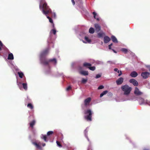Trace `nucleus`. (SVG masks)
<instances>
[{
  "label": "nucleus",
  "mask_w": 150,
  "mask_h": 150,
  "mask_svg": "<svg viewBox=\"0 0 150 150\" xmlns=\"http://www.w3.org/2000/svg\"><path fill=\"white\" fill-rule=\"evenodd\" d=\"M39 8L42 10L43 13L45 14L47 18L49 19V22L51 23H53V22L52 19L47 15V14L52 13L51 10L47 6L45 0H41V3L39 5Z\"/></svg>",
  "instance_id": "f257e3e1"
},
{
  "label": "nucleus",
  "mask_w": 150,
  "mask_h": 150,
  "mask_svg": "<svg viewBox=\"0 0 150 150\" xmlns=\"http://www.w3.org/2000/svg\"><path fill=\"white\" fill-rule=\"evenodd\" d=\"M84 114L86 115L84 117V118L87 121H92V112L90 109H88L85 110L84 111Z\"/></svg>",
  "instance_id": "f03ea898"
},
{
  "label": "nucleus",
  "mask_w": 150,
  "mask_h": 150,
  "mask_svg": "<svg viewBox=\"0 0 150 150\" xmlns=\"http://www.w3.org/2000/svg\"><path fill=\"white\" fill-rule=\"evenodd\" d=\"M54 63V64H56L57 61L55 58L47 59L46 58L41 59V63L45 65H48L50 62Z\"/></svg>",
  "instance_id": "7ed1b4c3"
},
{
  "label": "nucleus",
  "mask_w": 150,
  "mask_h": 150,
  "mask_svg": "<svg viewBox=\"0 0 150 150\" xmlns=\"http://www.w3.org/2000/svg\"><path fill=\"white\" fill-rule=\"evenodd\" d=\"M121 89L124 92V94L126 95H129L132 90V88L127 84L122 86Z\"/></svg>",
  "instance_id": "20e7f679"
},
{
  "label": "nucleus",
  "mask_w": 150,
  "mask_h": 150,
  "mask_svg": "<svg viewBox=\"0 0 150 150\" xmlns=\"http://www.w3.org/2000/svg\"><path fill=\"white\" fill-rule=\"evenodd\" d=\"M49 51V49L47 48L45 50H43L40 54V61L41 62V59H44V58H46L45 57H44V56L46 55L48 53Z\"/></svg>",
  "instance_id": "39448f33"
},
{
  "label": "nucleus",
  "mask_w": 150,
  "mask_h": 150,
  "mask_svg": "<svg viewBox=\"0 0 150 150\" xmlns=\"http://www.w3.org/2000/svg\"><path fill=\"white\" fill-rule=\"evenodd\" d=\"M150 73L147 72H142L141 76L144 79H146L149 76Z\"/></svg>",
  "instance_id": "423d86ee"
},
{
  "label": "nucleus",
  "mask_w": 150,
  "mask_h": 150,
  "mask_svg": "<svg viewBox=\"0 0 150 150\" xmlns=\"http://www.w3.org/2000/svg\"><path fill=\"white\" fill-rule=\"evenodd\" d=\"M134 93L137 96H140L143 94L142 92L140 91L138 88L137 87L135 88Z\"/></svg>",
  "instance_id": "0eeeda50"
},
{
  "label": "nucleus",
  "mask_w": 150,
  "mask_h": 150,
  "mask_svg": "<svg viewBox=\"0 0 150 150\" xmlns=\"http://www.w3.org/2000/svg\"><path fill=\"white\" fill-rule=\"evenodd\" d=\"M129 82L135 86H137L138 85V83L137 81L135 79H132L129 80Z\"/></svg>",
  "instance_id": "6e6552de"
},
{
  "label": "nucleus",
  "mask_w": 150,
  "mask_h": 150,
  "mask_svg": "<svg viewBox=\"0 0 150 150\" xmlns=\"http://www.w3.org/2000/svg\"><path fill=\"white\" fill-rule=\"evenodd\" d=\"M91 100V98L90 97L87 98L85 99L84 101V105L85 106L89 105Z\"/></svg>",
  "instance_id": "1a4fd4ad"
},
{
  "label": "nucleus",
  "mask_w": 150,
  "mask_h": 150,
  "mask_svg": "<svg viewBox=\"0 0 150 150\" xmlns=\"http://www.w3.org/2000/svg\"><path fill=\"white\" fill-rule=\"evenodd\" d=\"M124 79L122 77H120L116 81V83L117 85L121 84L123 82Z\"/></svg>",
  "instance_id": "9d476101"
},
{
  "label": "nucleus",
  "mask_w": 150,
  "mask_h": 150,
  "mask_svg": "<svg viewBox=\"0 0 150 150\" xmlns=\"http://www.w3.org/2000/svg\"><path fill=\"white\" fill-rule=\"evenodd\" d=\"M94 27L95 28L97 32H99L101 30V27L98 24H95Z\"/></svg>",
  "instance_id": "9b49d317"
},
{
  "label": "nucleus",
  "mask_w": 150,
  "mask_h": 150,
  "mask_svg": "<svg viewBox=\"0 0 150 150\" xmlns=\"http://www.w3.org/2000/svg\"><path fill=\"white\" fill-rule=\"evenodd\" d=\"M110 40V38L108 36H105L104 38V43H107Z\"/></svg>",
  "instance_id": "f8f14e48"
},
{
  "label": "nucleus",
  "mask_w": 150,
  "mask_h": 150,
  "mask_svg": "<svg viewBox=\"0 0 150 150\" xmlns=\"http://www.w3.org/2000/svg\"><path fill=\"white\" fill-rule=\"evenodd\" d=\"M130 75L132 77H135L137 76L138 74L136 71H133L131 73Z\"/></svg>",
  "instance_id": "ddd939ff"
},
{
  "label": "nucleus",
  "mask_w": 150,
  "mask_h": 150,
  "mask_svg": "<svg viewBox=\"0 0 150 150\" xmlns=\"http://www.w3.org/2000/svg\"><path fill=\"white\" fill-rule=\"evenodd\" d=\"M80 74L84 76H87L88 75V71H82L79 72Z\"/></svg>",
  "instance_id": "4468645a"
},
{
  "label": "nucleus",
  "mask_w": 150,
  "mask_h": 150,
  "mask_svg": "<svg viewBox=\"0 0 150 150\" xmlns=\"http://www.w3.org/2000/svg\"><path fill=\"white\" fill-rule=\"evenodd\" d=\"M105 35V33L101 31L97 34L98 37L99 38H102Z\"/></svg>",
  "instance_id": "2eb2a0df"
},
{
  "label": "nucleus",
  "mask_w": 150,
  "mask_h": 150,
  "mask_svg": "<svg viewBox=\"0 0 150 150\" xmlns=\"http://www.w3.org/2000/svg\"><path fill=\"white\" fill-rule=\"evenodd\" d=\"M111 38L113 42L115 43H117L118 42L116 38L113 35H112L111 37Z\"/></svg>",
  "instance_id": "dca6fc26"
},
{
  "label": "nucleus",
  "mask_w": 150,
  "mask_h": 150,
  "mask_svg": "<svg viewBox=\"0 0 150 150\" xmlns=\"http://www.w3.org/2000/svg\"><path fill=\"white\" fill-rule=\"evenodd\" d=\"M33 143L36 147L37 148L39 149H40L41 148V147L40 145V143H39L38 144L36 142H33Z\"/></svg>",
  "instance_id": "f3484780"
},
{
  "label": "nucleus",
  "mask_w": 150,
  "mask_h": 150,
  "mask_svg": "<svg viewBox=\"0 0 150 150\" xmlns=\"http://www.w3.org/2000/svg\"><path fill=\"white\" fill-rule=\"evenodd\" d=\"M14 59L13 54L12 53H10L8 54V59L13 60Z\"/></svg>",
  "instance_id": "a211bd4d"
},
{
  "label": "nucleus",
  "mask_w": 150,
  "mask_h": 150,
  "mask_svg": "<svg viewBox=\"0 0 150 150\" xmlns=\"http://www.w3.org/2000/svg\"><path fill=\"white\" fill-rule=\"evenodd\" d=\"M91 66V64L89 63L85 62L83 64V66L87 68H88L90 67Z\"/></svg>",
  "instance_id": "6ab92c4d"
},
{
  "label": "nucleus",
  "mask_w": 150,
  "mask_h": 150,
  "mask_svg": "<svg viewBox=\"0 0 150 150\" xmlns=\"http://www.w3.org/2000/svg\"><path fill=\"white\" fill-rule=\"evenodd\" d=\"M35 120H33L32 121L30 122V127L32 128L35 125Z\"/></svg>",
  "instance_id": "aec40b11"
},
{
  "label": "nucleus",
  "mask_w": 150,
  "mask_h": 150,
  "mask_svg": "<svg viewBox=\"0 0 150 150\" xmlns=\"http://www.w3.org/2000/svg\"><path fill=\"white\" fill-rule=\"evenodd\" d=\"M41 138L44 139V141L45 142H47L48 140L47 139V136L46 135H42Z\"/></svg>",
  "instance_id": "412c9836"
},
{
  "label": "nucleus",
  "mask_w": 150,
  "mask_h": 150,
  "mask_svg": "<svg viewBox=\"0 0 150 150\" xmlns=\"http://www.w3.org/2000/svg\"><path fill=\"white\" fill-rule=\"evenodd\" d=\"M27 107L30 109L32 110L33 108L34 107L33 105L31 103H28L27 105Z\"/></svg>",
  "instance_id": "4be33fe9"
},
{
  "label": "nucleus",
  "mask_w": 150,
  "mask_h": 150,
  "mask_svg": "<svg viewBox=\"0 0 150 150\" xmlns=\"http://www.w3.org/2000/svg\"><path fill=\"white\" fill-rule=\"evenodd\" d=\"M95 32L94 29L93 28H90L89 30V32L91 34H93Z\"/></svg>",
  "instance_id": "5701e85b"
},
{
  "label": "nucleus",
  "mask_w": 150,
  "mask_h": 150,
  "mask_svg": "<svg viewBox=\"0 0 150 150\" xmlns=\"http://www.w3.org/2000/svg\"><path fill=\"white\" fill-rule=\"evenodd\" d=\"M93 17L94 18L96 19L97 21H99L100 20V19L98 18H96V16H97V14L96 12H93Z\"/></svg>",
  "instance_id": "b1692460"
},
{
  "label": "nucleus",
  "mask_w": 150,
  "mask_h": 150,
  "mask_svg": "<svg viewBox=\"0 0 150 150\" xmlns=\"http://www.w3.org/2000/svg\"><path fill=\"white\" fill-rule=\"evenodd\" d=\"M108 92V91L106 90L103 91L100 95V97L101 98L103 97L104 95L106 94Z\"/></svg>",
  "instance_id": "393cba45"
},
{
  "label": "nucleus",
  "mask_w": 150,
  "mask_h": 150,
  "mask_svg": "<svg viewBox=\"0 0 150 150\" xmlns=\"http://www.w3.org/2000/svg\"><path fill=\"white\" fill-rule=\"evenodd\" d=\"M23 88L25 90L27 89V84L26 83H23L22 84Z\"/></svg>",
  "instance_id": "a878e982"
},
{
  "label": "nucleus",
  "mask_w": 150,
  "mask_h": 150,
  "mask_svg": "<svg viewBox=\"0 0 150 150\" xmlns=\"http://www.w3.org/2000/svg\"><path fill=\"white\" fill-rule=\"evenodd\" d=\"M18 74L19 76V77L22 78L24 75L23 74L22 72H18Z\"/></svg>",
  "instance_id": "bb28decb"
},
{
  "label": "nucleus",
  "mask_w": 150,
  "mask_h": 150,
  "mask_svg": "<svg viewBox=\"0 0 150 150\" xmlns=\"http://www.w3.org/2000/svg\"><path fill=\"white\" fill-rule=\"evenodd\" d=\"M121 51L122 52H124L125 54H126L128 52L127 50V49L125 48H122L121 49Z\"/></svg>",
  "instance_id": "cd10ccee"
},
{
  "label": "nucleus",
  "mask_w": 150,
  "mask_h": 150,
  "mask_svg": "<svg viewBox=\"0 0 150 150\" xmlns=\"http://www.w3.org/2000/svg\"><path fill=\"white\" fill-rule=\"evenodd\" d=\"M4 47H5V46L4 45L2 42L0 40V50H1L2 48H4Z\"/></svg>",
  "instance_id": "c85d7f7f"
},
{
  "label": "nucleus",
  "mask_w": 150,
  "mask_h": 150,
  "mask_svg": "<svg viewBox=\"0 0 150 150\" xmlns=\"http://www.w3.org/2000/svg\"><path fill=\"white\" fill-rule=\"evenodd\" d=\"M85 40L88 42L89 43L91 42V40L89 39L88 37L86 36L85 37Z\"/></svg>",
  "instance_id": "c756f323"
},
{
  "label": "nucleus",
  "mask_w": 150,
  "mask_h": 150,
  "mask_svg": "<svg viewBox=\"0 0 150 150\" xmlns=\"http://www.w3.org/2000/svg\"><path fill=\"white\" fill-rule=\"evenodd\" d=\"M56 31L55 29H53L50 31L51 33H52L54 35H55L56 34Z\"/></svg>",
  "instance_id": "7c9ffc66"
},
{
  "label": "nucleus",
  "mask_w": 150,
  "mask_h": 150,
  "mask_svg": "<svg viewBox=\"0 0 150 150\" xmlns=\"http://www.w3.org/2000/svg\"><path fill=\"white\" fill-rule=\"evenodd\" d=\"M53 133V132L52 131H50L48 132L47 133V136H49Z\"/></svg>",
  "instance_id": "2f4dec72"
},
{
  "label": "nucleus",
  "mask_w": 150,
  "mask_h": 150,
  "mask_svg": "<svg viewBox=\"0 0 150 150\" xmlns=\"http://www.w3.org/2000/svg\"><path fill=\"white\" fill-rule=\"evenodd\" d=\"M88 68L91 70L94 71L96 69V67L94 66L92 67H91V66H90L88 67Z\"/></svg>",
  "instance_id": "473e14b6"
},
{
  "label": "nucleus",
  "mask_w": 150,
  "mask_h": 150,
  "mask_svg": "<svg viewBox=\"0 0 150 150\" xmlns=\"http://www.w3.org/2000/svg\"><path fill=\"white\" fill-rule=\"evenodd\" d=\"M87 79H85L83 78V79H82V80L81 82L83 83H85L87 82Z\"/></svg>",
  "instance_id": "72a5a7b5"
},
{
  "label": "nucleus",
  "mask_w": 150,
  "mask_h": 150,
  "mask_svg": "<svg viewBox=\"0 0 150 150\" xmlns=\"http://www.w3.org/2000/svg\"><path fill=\"white\" fill-rule=\"evenodd\" d=\"M56 143L60 147H62V146L61 144H60V143L59 141H57Z\"/></svg>",
  "instance_id": "f704fd0d"
},
{
  "label": "nucleus",
  "mask_w": 150,
  "mask_h": 150,
  "mask_svg": "<svg viewBox=\"0 0 150 150\" xmlns=\"http://www.w3.org/2000/svg\"><path fill=\"white\" fill-rule=\"evenodd\" d=\"M104 88V86H103V85H100V86H99L98 87V89H102Z\"/></svg>",
  "instance_id": "c9c22d12"
},
{
  "label": "nucleus",
  "mask_w": 150,
  "mask_h": 150,
  "mask_svg": "<svg viewBox=\"0 0 150 150\" xmlns=\"http://www.w3.org/2000/svg\"><path fill=\"white\" fill-rule=\"evenodd\" d=\"M117 72L119 74L118 75V76H120L122 74V71H120L119 70H118L117 71Z\"/></svg>",
  "instance_id": "e433bc0d"
},
{
  "label": "nucleus",
  "mask_w": 150,
  "mask_h": 150,
  "mask_svg": "<svg viewBox=\"0 0 150 150\" xmlns=\"http://www.w3.org/2000/svg\"><path fill=\"white\" fill-rule=\"evenodd\" d=\"M101 76V75L100 74H98L96 75V78L98 79Z\"/></svg>",
  "instance_id": "4c0bfd02"
},
{
  "label": "nucleus",
  "mask_w": 150,
  "mask_h": 150,
  "mask_svg": "<svg viewBox=\"0 0 150 150\" xmlns=\"http://www.w3.org/2000/svg\"><path fill=\"white\" fill-rule=\"evenodd\" d=\"M112 43H111V44H110L108 46V47H109V49H110V50H112V48H111V46H112Z\"/></svg>",
  "instance_id": "58836bf2"
},
{
  "label": "nucleus",
  "mask_w": 150,
  "mask_h": 150,
  "mask_svg": "<svg viewBox=\"0 0 150 150\" xmlns=\"http://www.w3.org/2000/svg\"><path fill=\"white\" fill-rule=\"evenodd\" d=\"M71 88V87L69 86L68 87H67V90L68 91H69V90H70Z\"/></svg>",
  "instance_id": "ea45409f"
},
{
  "label": "nucleus",
  "mask_w": 150,
  "mask_h": 150,
  "mask_svg": "<svg viewBox=\"0 0 150 150\" xmlns=\"http://www.w3.org/2000/svg\"><path fill=\"white\" fill-rule=\"evenodd\" d=\"M146 67L149 69L150 72V65H146Z\"/></svg>",
  "instance_id": "a19ab883"
},
{
  "label": "nucleus",
  "mask_w": 150,
  "mask_h": 150,
  "mask_svg": "<svg viewBox=\"0 0 150 150\" xmlns=\"http://www.w3.org/2000/svg\"><path fill=\"white\" fill-rule=\"evenodd\" d=\"M52 16L54 18H56V14L55 13H54Z\"/></svg>",
  "instance_id": "79ce46f5"
},
{
  "label": "nucleus",
  "mask_w": 150,
  "mask_h": 150,
  "mask_svg": "<svg viewBox=\"0 0 150 150\" xmlns=\"http://www.w3.org/2000/svg\"><path fill=\"white\" fill-rule=\"evenodd\" d=\"M71 1L73 5H74L75 4V2L74 0H71Z\"/></svg>",
  "instance_id": "37998d69"
},
{
  "label": "nucleus",
  "mask_w": 150,
  "mask_h": 150,
  "mask_svg": "<svg viewBox=\"0 0 150 150\" xmlns=\"http://www.w3.org/2000/svg\"><path fill=\"white\" fill-rule=\"evenodd\" d=\"M52 23V26L53 29H55V27L54 24V23Z\"/></svg>",
  "instance_id": "c03bdc74"
},
{
  "label": "nucleus",
  "mask_w": 150,
  "mask_h": 150,
  "mask_svg": "<svg viewBox=\"0 0 150 150\" xmlns=\"http://www.w3.org/2000/svg\"><path fill=\"white\" fill-rule=\"evenodd\" d=\"M118 70V69L117 68H116L114 69V71H115L117 72Z\"/></svg>",
  "instance_id": "a18cd8bd"
},
{
  "label": "nucleus",
  "mask_w": 150,
  "mask_h": 150,
  "mask_svg": "<svg viewBox=\"0 0 150 150\" xmlns=\"http://www.w3.org/2000/svg\"><path fill=\"white\" fill-rule=\"evenodd\" d=\"M112 50L113 51V52L115 53H116L117 52L114 50V49H112Z\"/></svg>",
  "instance_id": "49530a36"
},
{
  "label": "nucleus",
  "mask_w": 150,
  "mask_h": 150,
  "mask_svg": "<svg viewBox=\"0 0 150 150\" xmlns=\"http://www.w3.org/2000/svg\"><path fill=\"white\" fill-rule=\"evenodd\" d=\"M45 145L46 144H45V143H43V144H42V146H45Z\"/></svg>",
  "instance_id": "de8ad7c7"
},
{
  "label": "nucleus",
  "mask_w": 150,
  "mask_h": 150,
  "mask_svg": "<svg viewBox=\"0 0 150 150\" xmlns=\"http://www.w3.org/2000/svg\"><path fill=\"white\" fill-rule=\"evenodd\" d=\"M143 150H149V149H144Z\"/></svg>",
  "instance_id": "09e8293b"
},
{
  "label": "nucleus",
  "mask_w": 150,
  "mask_h": 150,
  "mask_svg": "<svg viewBox=\"0 0 150 150\" xmlns=\"http://www.w3.org/2000/svg\"><path fill=\"white\" fill-rule=\"evenodd\" d=\"M21 84V83H19V84H18V85L19 86H20V84Z\"/></svg>",
  "instance_id": "8fccbe9b"
},
{
  "label": "nucleus",
  "mask_w": 150,
  "mask_h": 150,
  "mask_svg": "<svg viewBox=\"0 0 150 150\" xmlns=\"http://www.w3.org/2000/svg\"><path fill=\"white\" fill-rule=\"evenodd\" d=\"M142 101H144V100L143 99H142Z\"/></svg>",
  "instance_id": "3c124183"
},
{
  "label": "nucleus",
  "mask_w": 150,
  "mask_h": 150,
  "mask_svg": "<svg viewBox=\"0 0 150 150\" xmlns=\"http://www.w3.org/2000/svg\"><path fill=\"white\" fill-rule=\"evenodd\" d=\"M110 94H111V95H112V93H111Z\"/></svg>",
  "instance_id": "603ef678"
},
{
  "label": "nucleus",
  "mask_w": 150,
  "mask_h": 150,
  "mask_svg": "<svg viewBox=\"0 0 150 150\" xmlns=\"http://www.w3.org/2000/svg\"><path fill=\"white\" fill-rule=\"evenodd\" d=\"M149 105H150V104H149Z\"/></svg>",
  "instance_id": "864d4df0"
}]
</instances>
